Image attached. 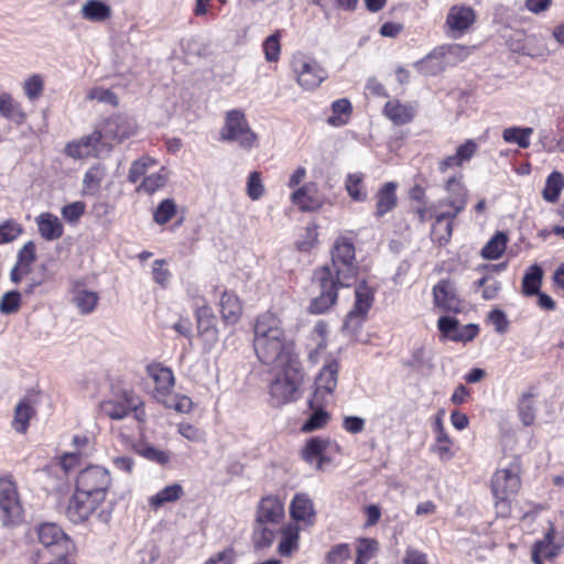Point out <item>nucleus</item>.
I'll use <instances>...</instances> for the list:
<instances>
[{"instance_id":"obj_1","label":"nucleus","mask_w":564,"mask_h":564,"mask_svg":"<svg viewBox=\"0 0 564 564\" xmlns=\"http://www.w3.org/2000/svg\"><path fill=\"white\" fill-rule=\"evenodd\" d=\"M358 273L355 261V247L346 238L336 240L332 261L314 271L312 281L318 295L311 302V312L323 314L337 301L338 288H349Z\"/></svg>"},{"instance_id":"obj_2","label":"nucleus","mask_w":564,"mask_h":564,"mask_svg":"<svg viewBox=\"0 0 564 564\" xmlns=\"http://www.w3.org/2000/svg\"><path fill=\"white\" fill-rule=\"evenodd\" d=\"M253 348L258 359L269 366L297 360L294 343L284 329L281 317L271 311L258 316L253 326Z\"/></svg>"},{"instance_id":"obj_3","label":"nucleus","mask_w":564,"mask_h":564,"mask_svg":"<svg viewBox=\"0 0 564 564\" xmlns=\"http://www.w3.org/2000/svg\"><path fill=\"white\" fill-rule=\"evenodd\" d=\"M275 367L281 368L282 373L278 375L270 384V402L273 406H282L297 399L303 373L299 359L275 365Z\"/></svg>"},{"instance_id":"obj_4","label":"nucleus","mask_w":564,"mask_h":564,"mask_svg":"<svg viewBox=\"0 0 564 564\" xmlns=\"http://www.w3.org/2000/svg\"><path fill=\"white\" fill-rule=\"evenodd\" d=\"M220 139L237 142L243 150H251L258 143V135L251 130L245 112L240 109H232L225 113Z\"/></svg>"},{"instance_id":"obj_5","label":"nucleus","mask_w":564,"mask_h":564,"mask_svg":"<svg viewBox=\"0 0 564 564\" xmlns=\"http://www.w3.org/2000/svg\"><path fill=\"white\" fill-rule=\"evenodd\" d=\"M36 532L40 543L55 556L48 564H72L67 556L74 551V543L57 524L42 523Z\"/></svg>"},{"instance_id":"obj_6","label":"nucleus","mask_w":564,"mask_h":564,"mask_svg":"<svg viewBox=\"0 0 564 564\" xmlns=\"http://www.w3.org/2000/svg\"><path fill=\"white\" fill-rule=\"evenodd\" d=\"M521 481L517 473L503 468L497 470L491 479V491L496 499L497 513L508 516L510 499L518 492Z\"/></svg>"},{"instance_id":"obj_7","label":"nucleus","mask_w":564,"mask_h":564,"mask_svg":"<svg viewBox=\"0 0 564 564\" xmlns=\"http://www.w3.org/2000/svg\"><path fill=\"white\" fill-rule=\"evenodd\" d=\"M110 485V473L101 466L94 465L80 470L76 478L75 488L104 501Z\"/></svg>"},{"instance_id":"obj_8","label":"nucleus","mask_w":564,"mask_h":564,"mask_svg":"<svg viewBox=\"0 0 564 564\" xmlns=\"http://www.w3.org/2000/svg\"><path fill=\"white\" fill-rule=\"evenodd\" d=\"M135 130L137 124L131 117L118 113L107 118L95 133L100 135L104 145H111L112 142L120 143L130 138Z\"/></svg>"},{"instance_id":"obj_9","label":"nucleus","mask_w":564,"mask_h":564,"mask_svg":"<svg viewBox=\"0 0 564 564\" xmlns=\"http://www.w3.org/2000/svg\"><path fill=\"white\" fill-rule=\"evenodd\" d=\"M292 69L297 84L306 90L315 89L327 78V72L318 62L303 54L293 57Z\"/></svg>"},{"instance_id":"obj_10","label":"nucleus","mask_w":564,"mask_h":564,"mask_svg":"<svg viewBox=\"0 0 564 564\" xmlns=\"http://www.w3.org/2000/svg\"><path fill=\"white\" fill-rule=\"evenodd\" d=\"M339 364L332 360L323 366L314 382L311 402L314 404H329L335 400V389L338 381Z\"/></svg>"},{"instance_id":"obj_11","label":"nucleus","mask_w":564,"mask_h":564,"mask_svg":"<svg viewBox=\"0 0 564 564\" xmlns=\"http://www.w3.org/2000/svg\"><path fill=\"white\" fill-rule=\"evenodd\" d=\"M102 502L104 501L97 500V498L75 488V492L68 501L66 517L73 523H83Z\"/></svg>"},{"instance_id":"obj_12","label":"nucleus","mask_w":564,"mask_h":564,"mask_svg":"<svg viewBox=\"0 0 564 564\" xmlns=\"http://www.w3.org/2000/svg\"><path fill=\"white\" fill-rule=\"evenodd\" d=\"M140 404V399L132 391H123L121 395L101 402L100 411L112 420H122L135 411Z\"/></svg>"},{"instance_id":"obj_13","label":"nucleus","mask_w":564,"mask_h":564,"mask_svg":"<svg viewBox=\"0 0 564 564\" xmlns=\"http://www.w3.org/2000/svg\"><path fill=\"white\" fill-rule=\"evenodd\" d=\"M434 304L445 311L458 313L462 311V301L456 294L455 285L449 280H441L433 288Z\"/></svg>"},{"instance_id":"obj_14","label":"nucleus","mask_w":564,"mask_h":564,"mask_svg":"<svg viewBox=\"0 0 564 564\" xmlns=\"http://www.w3.org/2000/svg\"><path fill=\"white\" fill-rule=\"evenodd\" d=\"M194 305L199 335L204 336L207 340H216V316L213 313L212 307L206 304V301L203 297L195 299Z\"/></svg>"},{"instance_id":"obj_15","label":"nucleus","mask_w":564,"mask_h":564,"mask_svg":"<svg viewBox=\"0 0 564 564\" xmlns=\"http://www.w3.org/2000/svg\"><path fill=\"white\" fill-rule=\"evenodd\" d=\"M476 21V13L467 6H453L446 17V26L455 36L463 34Z\"/></svg>"},{"instance_id":"obj_16","label":"nucleus","mask_w":564,"mask_h":564,"mask_svg":"<svg viewBox=\"0 0 564 564\" xmlns=\"http://www.w3.org/2000/svg\"><path fill=\"white\" fill-rule=\"evenodd\" d=\"M0 509L6 518L15 520L22 513V507L14 484L7 479H0Z\"/></svg>"},{"instance_id":"obj_17","label":"nucleus","mask_w":564,"mask_h":564,"mask_svg":"<svg viewBox=\"0 0 564 564\" xmlns=\"http://www.w3.org/2000/svg\"><path fill=\"white\" fill-rule=\"evenodd\" d=\"M290 514L295 521H303L306 525L315 522L313 501L306 494H296L290 505Z\"/></svg>"},{"instance_id":"obj_18","label":"nucleus","mask_w":564,"mask_h":564,"mask_svg":"<svg viewBox=\"0 0 564 564\" xmlns=\"http://www.w3.org/2000/svg\"><path fill=\"white\" fill-rule=\"evenodd\" d=\"M283 516L284 507L278 498L265 497L261 499L257 513V522L259 524L278 523Z\"/></svg>"},{"instance_id":"obj_19","label":"nucleus","mask_w":564,"mask_h":564,"mask_svg":"<svg viewBox=\"0 0 564 564\" xmlns=\"http://www.w3.org/2000/svg\"><path fill=\"white\" fill-rule=\"evenodd\" d=\"M445 188L449 196L440 202V205H446L456 208V213L464 210L467 204V189L455 177H449L446 182Z\"/></svg>"},{"instance_id":"obj_20","label":"nucleus","mask_w":564,"mask_h":564,"mask_svg":"<svg viewBox=\"0 0 564 564\" xmlns=\"http://www.w3.org/2000/svg\"><path fill=\"white\" fill-rule=\"evenodd\" d=\"M383 113L395 126H403L412 121L415 110L412 106L402 104L398 99H393L386 104Z\"/></svg>"},{"instance_id":"obj_21","label":"nucleus","mask_w":564,"mask_h":564,"mask_svg":"<svg viewBox=\"0 0 564 564\" xmlns=\"http://www.w3.org/2000/svg\"><path fill=\"white\" fill-rule=\"evenodd\" d=\"M397 184L393 182L386 183L377 193V204L375 216L377 218L383 217L387 213L391 212L397 206L395 195Z\"/></svg>"},{"instance_id":"obj_22","label":"nucleus","mask_w":564,"mask_h":564,"mask_svg":"<svg viewBox=\"0 0 564 564\" xmlns=\"http://www.w3.org/2000/svg\"><path fill=\"white\" fill-rule=\"evenodd\" d=\"M36 225L41 236L46 240H56L63 236L64 227L62 223L51 213L39 215L36 217Z\"/></svg>"},{"instance_id":"obj_23","label":"nucleus","mask_w":564,"mask_h":564,"mask_svg":"<svg viewBox=\"0 0 564 564\" xmlns=\"http://www.w3.org/2000/svg\"><path fill=\"white\" fill-rule=\"evenodd\" d=\"M550 528L542 540L536 541L532 546V556L536 554L540 558L552 560L560 553L561 546L554 543L555 528L552 521Z\"/></svg>"},{"instance_id":"obj_24","label":"nucleus","mask_w":564,"mask_h":564,"mask_svg":"<svg viewBox=\"0 0 564 564\" xmlns=\"http://www.w3.org/2000/svg\"><path fill=\"white\" fill-rule=\"evenodd\" d=\"M98 143H100V135L94 131L76 142L68 143L65 148V153L73 159H82L90 155Z\"/></svg>"},{"instance_id":"obj_25","label":"nucleus","mask_w":564,"mask_h":564,"mask_svg":"<svg viewBox=\"0 0 564 564\" xmlns=\"http://www.w3.org/2000/svg\"><path fill=\"white\" fill-rule=\"evenodd\" d=\"M281 533L282 538L278 545V552L281 556L289 557L300 546V528L297 524L289 523L282 529Z\"/></svg>"},{"instance_id":"obj_26","label":"nucleus","mask_w":564,"mask_h":564,"mask_svg":"<svg viewBox=\"0 0 564 564\" xmlns=\"http://www.w3.org/2000/svg\"><path fill=\"white\" fill-rule=\"evenodd\" d=\"M328 441L321 437H312L307 441L302 451V457L310 464L316 463V468L322 469L325 460L324 452L326 451Z\"/></svg>"},{"instance_id":"obj_27","label":"nucleus","mask_w":564,"mask_h":564,"mask_svg":"<svg viewBox=\"0 0 564 564\" xmlns=\"http://www.w3.org/2000/svg\"><path fill=\"white\" fill-rule=\"evenodd\" d=\"M536 393L534 389L531 387L528 391L521 393L518 401V415L523 425L530 426L533 424L535 420V406L534 399Z\"/></svg>"},{"instance_id":"obj_28","label":"nucleus","mask_w":564,"mask_h":564,"mask_svg":"<svg viewBox=\"0 0 564 564\" xmlns=\"http://www.w3.org/2000/svg\"><path fill=\"white\" fill-rule=\"evenodd\" d=\"M241 311L242 307L238 296L231 292L225 291L220 299V313L224 321L228 324L237 323Z\"/></svg>"},{"instance_id":"obj_29","label":"nucleus","mask_w":564,"mask_h":564,"mask_svg":"<svg viewBox=\"0 0 564 564\" xmlns=\"http://www.w3.org/2000/svg\"><path fill=\"white\" fill-rule=\"evenodd\" d=\"M307 404L312 410V413L304 422L301 430L303 432L310 433L324 427L329 420V414L325 410L327 404H314L311 402V398L307 400Z\"/></svg>"},{"instance_id":"obj_30","label":"nucleus","mask_w":564,"mask_h":564,"mask_svg":"<svg viewBox=\"0 0 564 564\" xmlns=\"http://www.w3.org/2000/svg\"><path fill=\"white\" fill-rule=\"evenodd\" d=\"M105 176L106 171L101 164H95L89 167L83 178V194L96 195Z\"/></svg>"},{"instance_id":"obj_31","label":"nucleus","mask_w":564,"mask_h":564,"mask_svg":"<svg viewBox=\"0 0 564 564\" xmlns=\"http://www.w3.org/2000/svg\"><path fill=\"white\" fill-rule=\"evenodd\" d=\"M147 375L155 382L159 390L165 391L174 384V376L171 369L159 364L148 365Z\"/></svg>"},{"instance_id":"obj_32","label":"nucleus","mask_w":564,"mask_h":564,"mask_svg":"<svg viewBox=\"0 0 564 564\" xmlns=\"http://www.w3.org/2000/svg\"><path fill=\"white\" fill-rule=\"evenodd\" d=\"M82 15L89 21H105L110 18V7L100 0H88L82 8Z\"/></svg>"},{"instance_id":"obj_33","label":"nucleus","mask_w":564,"mask_h":564,"mask_svg":"<svg viewBox=\"0 0 564 564\" xmlns=\"http://www.w3.org/2000/svg\"><path fill=\"white\" fill-rule=\"evenodd\" d=\"M563 188L564 176L562 173L554 171L546 178L545 186L542 191V197L549 203H555L560 198Z\"/></svg>"},{"instance_id":"obj_34","label":"nucleus","mask_w":564,"mask_h":564,"mask_svg":"<svg viewBox=\"0 0 564 564\" xmlns=\"http://www.w3.org/2000/svg\"><path fill=\"white\" fill-rule=\"evenodd\" d=\"M98 300L99 296L96 292L87 291L79 286H76L74 290L73 302L82 314L91 313L95 310Z\"/></svg>"},{"instance_id":"obj_35","label":"nucleus","mask_w":564,"mask_h":564,"mask_svg":"<svg viewBox=\"0 0 564 564\" xmlns=\"http://www.w3.org/2000/svg\"><path fill=\"white\" fill-rule=\"evenodd\" d=\"M543 270L540 265L533 264L525 272L522 280V292L532 296L539 293L542 283Z\"/></svg>"},{"instance_id":"obj_36","label":"nucleus","mask_w":564,"mask_h":564,"mask_svg":"<svg viewBox=\"0 0 564 564\" xmlns=\"http://www.w3.org/2000/svg\"><path fill=\"white\" fill-rule=\"evenodd\" d=\"M35 410L30 405L29 401H20L14 409L13 427L18 433H25L29 422L34 415Z\"/></svg>"},{"instance_id":"obj_37","label":"nucleus","mask_w":564,"mask_h":564,"mask_svg":"<svg viewBox=\"0 0 564 564\" xmlns=\"http://www.w3.org/2000/svg\"><path fill=\"white\" fill-rule=\"evenodd\" d=\"M291 198L302 210H314L319 207V200L314 196L311 185H304L296 189Z\"/></svg>"},{"instance_id":"obj_38","label":"nucleus","mask_w":564,"mask_h":564,"mask_svg":"<svg viewBox=\"0 0 564 564\" xmlns=\"http://www.w3.org/2000/svg\"><path fill=\"white\" fill-rule=\"evenodd\" d=\"M0 115L9 120L22 121L24 113L10 94L0 91Z\"/></svg>"},{"instance_id":"obj_39","label":"nucleus","mask_w":564,"mask_h":564,"mask_svg":"<svg viewBox=\"0 0 564 564\" xmlns=\"http://www.w3.org/2000/svg\"><path fill=\"white\" fill-rule=\"evenodd\" d=\"M508 237L505 232L498 231L481 249V256L485 259H498L505 251Z\"/></svg>"},{"instance_id":"obj_40","label":"nucleus","mask_w":564,"mask_h":564,"mask_svg":"<svg viewBox=\"0 0 564 564\" xmlns=\"http://www.w3.org/2000/svg\"><path fill=\"white\" fill-rule=\"evenodd\" d=\"M183 492V487L178 484L166 486L150 499V505L154 508H160L167 502L178 500Z\"/></svg>"},{"instance_id":"obj_41","label":"nucleus","mask_w":564,"mask_h":564,"mask_svg":"<svg viewBox=\"0 0 564 564\" xmlns=\"http://www.w3.org/2000/svg\"><path fill=\"white\" fill-rule=\"evenodd\" d=\"M532 132V128L511 127L503 130L502 137L506 142L516 143L520 148L527 149L530 145L529 138Z\"/></svg>"},{"instance_id":"obj_42","label":"nucleus","mask_w":564,"mask_h":564,"mask_svg":"<svg viewBox=\"0 0 564 564\" xmlns=\"http://www.w3.org/2000/svg\"><path fill=\"white\" fill-rule=\"evenodd\" d=\"M333 116L327 121L329 124L340 127L347 122V117L351 112V104L348 99L343 98L333 102Z\"/></svg>"},{"instance_id":"obj_43","label":"nucleus","mask_w":564,"mask_h":564,"mask_svg":"<svg viewBox=\"0 0 564 564\" xmlns=\"http://www.w3.org/2000/svg\"><path fill=\"white\" fill-rule=\"evenodd\" d=\"M355 294H356V300H355L354 310H356V312H361V313L367 314L369 308L372 305V302H373V292L365 282H361L356 288Z\"/></svg>"},{"instance_id":"obj_44","label":"nucleus","mask_w":564,"mask_h":564,"mask_svg":"<svg viewBox=\"0 0 564 564\" xmlns=\"http://www.w3.org/2000/svg\"><path fill=\"white\" fill-rule=\"evenodd\" d=\"M355 564H367L378 551V542L373 539H360L357 544Z\"/></svg>"},{"instance_id":"obj_45","label":"nucleus","mask_w":564,"mask_h":564,"mask_svg":"<svg viewBox=\"0 0 564 564\" xmlns=\"http://www.w3.org/2000/svg\"><path fill=\"white\" fill-rule=\"evenodd\" d=\"M362 182H364V174L362 173H351L348 174L346 177L345 186L349 194V196L357 200L362 202L366 199L367 194L362 191Z\"/></svg>"},{"instance_id":"obj_46","label":"nucleus","mask_w":564,"mask_h":564,"mask_svg":"<svg viewBox=\"0 0 564 564\" xmlns=\"http://www.w3.org/2000/svg\"><path fill=\"white\" fill-rule=\"evenodd\" d=\"M23 232V227L14 219H8L0 224V245L10 243Z\"/></svg>"},{"instance_id":"obj_47","label":"nucleus","mask_w":564,"mask_h":564,"mask_svg":"<svg viewBox=\"0 0 564 564\" xmlns=\"http://www.w3.org/2000/svg\"><path fill=\"white\" fill-rule=\"evenodd\" d=\"M176 213V205L173 199H163L156 207L153 218L159 225L169 223Z\"/></svg>"},{"instance_id":"obj_48","label":"nucleus","mask_w":564,"mask_h":564,"mask_svg":"<svg viewBox=\"0 0 564 564\" xmlns=\"http://www.w3.org/2000/svg\"><path fill=\"white\" fill-rule=\"evenodd\" d=\"M21 306V293L19 291H9L0 299V312L2 314H14Z\"/></svg>"},{"instance_id":"obj_49","label":"nucleus","mask_w":564,"mask_h":564,"mask_svg":"<svg viewBox=\"0 0 564 564\" xmlns=\"http://www.w3.org/2000/svg\"><path fill=\"white\" fill-rule=\"evenodd\" d=\"M351 556V551L348 544L340 543L333 546L325 557V564H343Z\"/></svg>"},{"instance_id":"obj_50","label":"nucleus","mask_w":564,"mask_h":564,"mask_svg":"<svg viewBox=\"0 0 564 564\" xmlns=\"http://www.w3.org/2000/svg\"><path fill=\"white\" fill-rule=\"evenodd\" d=\"M264 194V186L261 174L257 171L251 172L247 180V195L252 200L260 199Z\"/></svg>"},{"instance_id":"obj_51","label":"nucleus","mask_w":564,"mask_h":564,"mask_svg":"<svg viewBox=\"0 0 564 564\" xmlns=\"http://www.w3.org/2000/svg\"><path fill=\"white\" fill-rule=\"evenodd\" d=\"M366 316V313L356 312V310L352 308L346 316L343 330L348 335L354 336L362 326Z\"/></svg>"},{"instance_id":"obj_52","label":"nucleus","mask_w":564,"mask_h":564,"mask_svg":"<svg viewBox=\"0 0 564 564\" xmlns=\"http://www.w3.org/2000/svg\"><path fill=\"white\" fill-rule=\"evenodd\" d=\"M35 250L36 248L33 241H28L24 243V246L18 252L15 264L23 267L25 270L31 269V264L36 260Z\"/></svg>"},{"instance_id":"obj_53","label":"nucleus","mask_w":564,"mask_h":564,"mask_svg":"<svg viewBox=\"0 0 564 564\" xmlns=\"http://www.w3.org/2000/svg\"><path fill=\"white\" fill-rule=\"evenodd\" d=\"M263 51L268 62H276L280 56V32L268 36L263 43Z\"/></svg>"},{"instance_id":"obj_54","label":"nucleus","mask_w":564,"mask_h":564,"mask_svg":"<svg viewBox=\"0 0 564 564\" xmlns=\"http://www.w3.org/2000/svg\"><path fill=\"white\" fill-rule=\"evenodd\" d=\"M43 88H44V82H43L42 77L37 74L30 76L24 82V86H23L24 94L30 100H34V99L39 98L43 91Z\"/></svg>"},{"instance_id":"obj_55","label":"nucleus","mask_w":564,"mask_h":564,"mask_svg":"<svg viewBox=\"0 0 564 564\" xmlns=\"http://www.w3.org/2000/svg\"><path fill=\"white\" fill-rule=\"evenodd\" d=\"M85 209L86 204L78 200L64 206L61 210V214L66 221L75 224L85 214Z\"/></svg>"},{"instance_id":"obj_56","label":"nucleus","mask_w":564,"mask_h":564,"mask_svg":"<svg viewBox=\"0 0 564 564\" xmlns=\"http://www.w3.org/2000/svg\"><path fill=\"white\" fill-rule=\"evenodd\" d=\"M177 431L184 438L189 442L205 443L206 441L205 432L189 423H180Z\"/></svg>"},{"instance_id":"obj_57","label":"nucleus","mask_w":564,"mask_h":564,"mask_svg":"<svg viewBox=\"0 0 564 564\" xmlns=\"http://www.w3.org/2000/svg\"><path fill=\"white\" fill-rule=\"evenodd\" d=\"M451 447H452V441L448 437V435L445 433L443 435L436 436V442L432 446V451L442 460H447L453 457V452H452Z\"/></svg>"},{"instance_id":"obj_58","label":"nucleus","mask_w":564,"mask_h":564,"mask_svg":"<svg viewBox=\"0 0 564 564\" xmlns=\"http://www.w3.org/2000/svg\"><path fill=\"white\" fill-rule=\"evenodd\" d=\"M141 455L159 465H165L170 462L171 455L169 452L159 449L153 446H145L141 449Z\"/></svg>"},{"instance_id":"obj_59","label":"nucleus","mask_w":564,"mask_h":564,"mask_svg":"<svg viewBox=\"0 0 564 564\" xmlns=\"http://www.w3.org/2000/svg\"><path fill=\"white\" fill-rule=\"evenodd\" d=\"M274 533L269 528L259 524L254 529L253 542L257 547H268L273 542Z\"/></svg>"},{"instance_id":"obj_60","label":"nucleus","mask_w":564,"mask_h":564,"mask_svg":"<svg viewBox=\"0 0 564 564\" xmlns=\"http://www.w3.org/2000/svg\"><path fill=\"white\" fill-rule=\"evenodd\" d=\"M152 163L150 158H142L134 161L129 170L128 180L137 183L147 172L148 166Z\"/></svg>"},{"instance_id":"obj_61","label":"nucleus","mask_w":564,"mask_h":564,"mask_svg":"<svg viewBox=\"0 0 564 564\" xmlns=\"http://www.w3.org/2000/svg\"><path fill=\"white\" fill-rule=\"evenodd\" d=\"M489 322L495 326V330L499 334L507 333L509 328V321L507 318V315L503 311L499 308L492 310L488 314Z\"/></svg>"},{"instance_id":"obj_62","label":"nucleus","mask_w":564,"mask_h":564,"mask_svg":"<svg viewBox=\"0 0 564 564\" xmlns=\"http://www.w3.org/2000/svg\"><path fill=\"white\" fill-rule=\"evenodd\" d=\"M91 100H97L99 102L109 104L112 106L118 105L117 96L109 89H104L100 87H96L90 89L87 96Z\"/></svg>"},{"instance_id":"obj_63","label":"nucleus","mask_w":564,"mask_h":564,"mask_svg":"<svg viewBox=\"0 0 564 564\" xmlns=\"http://www.w3.org/2000/svg\"><path fill=\"white\" fill-rule=\"evenodd\" d=\"M479 332L477 324H467L463 327L457 326L456 333L452 335L454 341H469L473 340Z\"/></svg>"},{"instance_id":"obj_64","label":"nucleus","mask_w":564,"mask_h":564,"mask_svg":"<svg viewBox=\"0 0 564 564\" xmlns=\"http://www.w3.org/2000/svg\"><path fill=\"white\" fill-rule=\"evenodd\" d=\"M404 564H429L425 553L408 547L403 557Z\"/></svg>"}]
</instances>
